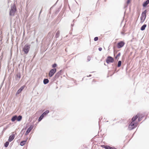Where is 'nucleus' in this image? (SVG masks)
<instances>
[{
  "instance_id": "1",
  "label": "nucleus",
  "mask_w": 149,
  "mask_h": 149,
  "mask_svg": "<svg viewBox=\"0 0 149 149\" xmlns=\"http://www.w3.org/2000/svg\"><path fill=\"white\" fill-rule=\"evenodd\" d=\"M17 11V9L15 4H14L12 6H11V9L10 11L9 15L10 16H14L15 13Z\"/></svg>"
},
{
  "instance_id": "2",
  "label": "nucleus",
  "mask_w": 149,
  "mask_h": 149,
  "mask_svg": "<svg viewBox=\"0 0 149 149\" xmlns=\"http://www.w3.org/2000/svg\"><path fill=\"white\" fill-rule=\"evenodd\" d=\"M138 123L131 122L129 125L128 129L130 130H132L136 128L138 125Z\"/></svg>"
},
{
  "instance_id": "3",
  "label": "nucleus",
  "mask_w": 149,
  "mask_h": 149,
  "mask_svg": "<svg viewBox=\"0 0 149 149\" xmlns=\"http://www.w3.org/2000/svg\"><path fill=\"white\" fill-rule=\"evenodd\" d=\"M30 48V45H29L28 44H26L24 46L23 50L24 53L26 54H27L29 52Z\"/></svg>"
},
{
  "instance_id": "4",
  "label": "nucleus",
  "mask_w": 149,
  "mask_h": 149,
  "mask_svg": "<svg viewBox=\"0 0 149 149\" xmlns=\"http://www.w3.org/2000/svg\"><path fill=\"white\" fill-rule=\"evenodd\" d=\"M114 61V59L111 56H108L106 60V61L107 64H109V63H112Z\"/></svg>"
},
{
  "instance_id": "5",
  "label": "nucleus",
  "mask_w": 149,
  "mask_h": 149,
  "mask_svg": "<svg viewBox=\"0 0 149 149\" xmlns=\"http://www.w3.org/2000/svg\"><path fill=\"white\" fill-rule=\"evenodd\" d=\"M125 42L123 41H120L118 43L117 47L118 48H120L123 47L125 45Z\"/></svg>"
},
{
  "instance_id": "6",
  "label": "nucleus",
  "mask_w": 149,
  "mask_h": 149,
  "mask_svg": "<svg viewBox=\"0 0 149 149\" xmlns=\"http://www.w3.org/2000/svg\"><path fill=\"white\" fill-rule=\"evenodd\" d=\"M101 147L105 149H117L114 147H110L108 145H102Z\"/></svg>"
},
{
  "instance_id": "7",
  "label": "nucleus",
  "mask_w": 149,
  "mask_h": 149,
  "mask_svg": "<svg viewBox=\"0 0 149 149\" xmlns=\"http://www.w3.org/2000/svg\"><path fill=\"white\" fill-rule=\"evenodd\" d=\"M15 135L14 134H12L11 135L9 136L8 139V141L9 142L12 141L14 139Z\"/></svg>"
},
{
  "instance_id": "8",
  "label": "nucleus",
  "mask_w": 149,
  "mask_h": 149,
  "mask_svg": "<svg viewBox=\"0 0 149 149\" xmlns=\"http://www.w3.org/2000/svg\"><path fill=\"white\" fill-rule=\"evenodd\" d=\"M139 114H138L136 116H134L132 118V123H135L134 122L138 118L139 116Z\"/></svg>"
},
{
  "instance_id": "9",
  "label": "nucleus",
  "mask_w": 149,
  "mask_h": 149,
  "mask_svg": "<svg viewBox=\"0 0 149 149\" xmlns=\"http://www.w3.org/2000/svg\"><path fill=\"white\" fill-rule=\"evenodd\" d=\"M56 68H53L49 72L48 74H54L56 72Z\"/></svg>"
},
{
  "instance_id": "10",
  "label": "nucleus",
  "mask_w": 149,
  "mask_h": 149,
  "mask_svg": "<svg viewBox=\"0 0 149 149\" xmlns=\"http://www.w3.org/2000/svg\"><path fill=\"white\" fill-rule=\"evenodd\" d=\"M149 3V2L147 0L144 1L143 4L142 6L144 7H146L147 5Z\"/></svg>"
},
{
  "instance_id": "11",
  "label": "nucleus",
  "mask_w": 149,
  "mask_h": 149,
  "mask_svg": "<svg viewBox=\"0 0 149 149\" xmlns=\"http://www.w3.org/2000/svg\"><path fill=\"white\" fill-rule=\"evenodd\" d=\"M27 139H28V138H27L25 140L21 141L20 143V146H24L25 144L26 143V142Z\"/></svg>"
},
{
  "instance_id": "12",
  "label": "nucleus",
  "mask_w": 149,
  "mask_h": 149,
  "mask_svg": "<svg viewBox=\"0 0 149 149\" xmlns=\"http://www.w3.org/2000/svg\"><path fill=\"white\" fill-rule=\"evenodd\" d=\"M33 125H31L27 129L26 132L29 133L32 130L33 128Z\"/></svg>"
},
{
  "instance_id": "13",
  "label": "nucleus",
  "mask_w": 149,
  "mask_h": 149,
  "mask_svg": "<svg viewBox=\"0 0 149 149\" xmlns=\"http://www.w3.org/2000/svg\"><path fill=\"white\" fill-rule=\"evenodd\" d=\"M49 82V80L48 79L45 78L44 79L43 81V84L45 85Z\"/></svg>"
},
{
  "instance_id": "14",
  "label": "nucleus",
  "mask_w": 149,
  "mask_h": 149,
  "mask_svg": "<svg viewBox=\"0 0 149 149\" xmlns=\"http://www.w3.org/2000/svg\"><path fill=\"white\" fill-rule=\"evenodd\" d=\"M147 26V25L146 24H144L141 27L140 29L142 31L144 30L146 28Z\"/></svg>"
},
{
  "instance_id": "15",
  "label": "nucleus",
  "mask_w": 149,
  "mask_h": 149,
  "mask_svg": "<svg viewBox=\"0 0 149 149\" xmlns=\"http://www.w3.org/2000/svg\"><path fill=\"white\" fill-rule=\"evenodd\" d=\"M22 119V116L21 115H19L18 116H17V120L18 121H20Z\"/></svg>"
},
{
  "instance_id": "16",
  "label": "nucleus",
  "mask_w": 149,
  "mask_h": 149,
  "mask_svg": "<svg viewBox=\"0 0 149 149\" xmlns=\"http://www.w3.org/2000/svg\"><path fill=\"white\" fill-rule=\"evenodd\" d=\"M17 116L16 115H15L13 116L11 119V121L14 122L15 120H17Z\"/></svg>"
},
{
  "instance_id": "17",
  "label": "nucleus",
  "mask_w": 149,
  "mask_h": 149,
  "mask_svg": "<svg viewBox=\"0 0 149 149\" xmlns=\"http://www.w3.org/2000/svg\"><path fill=\"white\" fill-rule=\"evenodd\" d=\"M49 112V111L48 110H46L42 114V115L44 116H45L47 115Z\"/></svg>"
},
{
  "instance_id": "18",
  "label": "nucleus",
  "mask_w": 149,
  "mask_h": 149,
  "mask_svg": "<svg viewBox=\"0 0 149 149\" xmlns=\"http://www.w3.org/2000/svg\"><path fill=\"white\" fill-rule=\"evenodd\" d=\"M146 15H144L141 13L140 17V19H146Z\"/></svg>"
},
{
  "instance_id": "19",
  "label": "nucleus",
  "mask_w": 149,
  "mask_h": 149,
  "mask_svg": "<svg viewBox=\"0 0 149 149\" xmlns=\"http://www.w3.org/2000/svg\"><path fill=\"white\" fill-rule=\"evenodd\" d=\"M63 72V70H61L57 72L56 74H64V72Z\"/></svg>"
},
{
  "instance_id": "20",
  "label": "nucleus",
  "mask_w": 149,
  "mask_h": 149,
  "mask_svg": "<svg viewBox=\"0 0 149 149\" xmlns=\"http://www.w3.org/2000/svg\"><path fill=\"white\" fill-rule=\"evenodd\" d=\"M44 116L42 114L40 116V117L38 119V122L40 121L44 118Z\"/></svg>"
},
{
  "instance_id": "21",
  "label": "nucleus",
  "mask_w": 149,
  "mask_h": 149,
  "mask_svg": "<svg viewBox=\"0 0 149 149\" xmlns=\"http://www.w3.org/2000/svg\"><path fill=\"white\" fill-rule=\"evenodd\" d=\"M60 32L59 31H58L56 34L55 37L56 38H58L60 35Z\"/></svg>"
},
{
  "instance_id": "22",
  "label": "nucleus",
  "mask_w": 149,
  "mask_h": 149,
  "mask_svg": "<svg viewBox=\"0 0 149 149\" xmlns=\"http://www.w3.org/2000/svg\"><path fill=\"white\" fill-rule=\"evenodd\" d=\"M9 142L8 141H7L4 144V146L5 147L7 148L8 147L9 144Z\"/></svg>"
},
{
  "instance_id": "23",
  "label": "nucleus",
  "mask_w": 149,
  "mask_h": 149,
  "mask_svg": "<svg viewBox=\"0 0 149 149\" xmlns=\"http://www.w3.org/2000/svg\"><path fill=\"white\" fill-rule=\"evenodd\" d=\"M121 63H122V62L121 61H119L118 62L117 67H120L121 66Z\"/></svg>"
},
{
  "instance_id": "24",
  "label": "nucleus",
  "mask_w": 149,
  "mask_h": 149,
  "mask_svg": "<svg viewBox=\"0 0 149 149\" xmlns=\"http://www.w3.org/2000/svg\"><path fill=\"white\" fill-rule=\"evenodd\" d=\"M91 75H87L85 77H84L82 79H87V78H88V77H91Z\"/></svg>"
},
{
  "instance_id": "25",
  "label": "nucleus",
  "mask_w": 149,
  "mask_h": 149,
  "mask_svg": "<svg viewBox=\"0 0 149 149\" xmlns=\"http://www.w3.org/2000/svg\"><path fill=\"white\" fill-rule=\"evenodd\" d=\"M143 117L142 116H139L138 118V121L140 122L141 120L142 119Z\"/></svg>"
},
{
  "instance_id": "26",
  "label": "nucleus",
  "mask_w": 149,
  "mask_h": 149,
  "mask_svg": "<svg viewBox=\"0 0 149 149\" xmlns=\"http://www.w3.org/2000/svg\"><path fill=\"white\" fill-rule=\"evenodd\" d=\"M121 53L120 52H119L117 54L116 57H115V59H117L118 58V57L120 56V55Z\"/></svg>"
},
{
  "instance_id": "27",
  "label": "nucleus",
  "mask_w": 149,
  "mask_h": 149,
  "mask_svg": "<svg viewBox=\"0 0 149 149\" xmlns=\"http://www.w3.org/2000/svg\"><path fill=\"white\" fill-rule=\"evenodd\" d=\"M25 87V86H22L19 89L22 92V91L24 89V87Z\"/></svg>"
},
{
  "instance_id": "28",
  "label": "nucleus",
  "mask_w": 149,
  "mask_h": 149,
  "mask_svg": "<svg viewBox=\"0 0 149 149\" xmlns=\"http://www.w3.org/2000/svg\"><path fill=\"white\" fill-rule=\"evenodd\" d=\"M147 12V11L146 10H145L144 11L142 12V14H143L144 15H146V13Z\"/></svg>"
},
{
  "instance_id": "29",
  "label": "nucleus",
  "mask_w": 149,
  "mask_h": 149,
  "mask_svg": "<svg viewBox=\"0 0 149 149\" xmlns=\"http://www.w3.org/2000/svg\"><path fill=\"white\" fill-rule=\"evenodd\" d=\"M91 60V58L90 57V56H88V57H87V61H90Z\"/></svg>"
},
{
  "instance_id": "30",
  "label": "nucleus",
  "mask_w": 149,
  "mask_h": 149,
  "mask_svg": "<svg viewBox=\"0 0 149 149\" xmlns=\"http://www.w3.org/2000/svg\"><path fill=\"white\" fill-rule=\"evenodd\" d=\"M57 65L56 63H55L52 65V67L54 68H55V67H56Z\"/></svg>"
},
{
  "instance_id": "31",
  "label": "nucleus",
  "mask_w": 149,
  "mask_h": 149,
  "mask_svg": "<svg viewBox=\"0 0 149 149\" xmlns=\"http://www.w3.org/2000/svg\"><path fill=\"white\" fill-rule=\"evenodd\" d=\"M59 75H55V76L54 77V80L56 79L57 78H58L59 77Z\"/></svg>"
},
{
  "instance_id": "32",
  "label": "nucleus",
  "mask_w": 149,
  "mask_h": 149,
  "mask_svg": "<svg viewBox=\"0 0 149 149\" xmlns=\"http://www.w3.org/2000/svg\"><path fill=\"white\" fill-rule=\"evenodd\" d=\"M98 38L97 37H96L94 38V40L95 41H96L98 40Z\"/></svg>"
},
{
  "instance_id": "33",
  "label": "nucleus",
  "mask_w": 149,
  "mask_h": 149,
  "mask_svg": "<svg viewBox=\"0 0 149 149\" xmlns=\"http://www.w3.org/2000/svg\"><path fill=\"white\" fill-rule=\"evenodd\" d=\"M21 92V91L19 90L18 89L17 92V94H19Z\"/></svg>"
},
{
  "instance_id": "34",
  "label": "nucleus",
  "mask_w": 149,
  "mask_h": 149,
  "mask_svg": "<svg viewBox=\"0 0 149 149\" xmlns=\"http://www.w3.org/2000/svg\"><path fill=\"white\" fill-rule=\"evenodd\" d=\"M27 126H26V127H24L23 129H22V130L21 131V133L22 132V131H23V130H25L27 128Z\"/></svg>"
},
{
  "instance_id": "35",
  "label": "nucleus",
  "mask_w": 149,
  "mask_h": 149,
  "mask_svg": "<svg viewBox=\"0 0 149 149\" xmlns=\"http://www.w3.org/2000/svg\"><path fill=\"white\" fill-rule=\"evenodd\" d=\"M145 19H141V23H143L145 21Z\"/></svg>"
},
{
  "instance_id": "36",
  "label": "nucleus",
  "mask_w": 149,
  "mask_h": 149,
  "mask_svg": "<svg viewBox=\"0 0 149 149\" xmlns=\"http://www.w3.org/2000/svg\"><path fill=\"white\" fill-rule=\"evenodd\" d=\"M59 9H58V10H56V11L55 12V13L56 14H57V13H58V12H59Z\"/></svg>"
},
{
  "instance_id": "37",
  "label": "nucleus",
  "mask_w": 149,
  "mask_h": 149,
  "mask_svg": "<svg viewBox=\"0 0 149 149\" xmlns=\"http://www.w3.org/2000/svg\"><path fill=\"white\" fill-rule=\"evenodd\" d=\"M130 0H127V3L128 4L130 2Z\"/></svg>"
},
{
  "instance_id": "38",
  "label": "nucleus",
  "mask_w": 149,
  "mask_h": 149,
  "mask_svg": "<svg viewBox=\"0 0 149 149\" xmlns=\"http://www.w3.org/2000/svg\"><path fill=\"white\" fill-rule=\"evenodd\" d=\"M102 48H101V47H99L98 48V50L100 51H101L102 50Z\"/></svg>"
},
{
  "instance_id": "39",
  "label": "nucleus",
  "mask_w": 149,
  "mask_h": 149,
  "mask_svg": "<svg viewBox=\"0 0 149 149\" xmlns=\"http://www.w3.org/2000/svg\"><path fill=\"white\" fill-rule=\"evenodd\" d=\"M17 77H18L19 79H20L21 77V75H16Z\"/></svg>"
},
{
  "instance_id": "40",
  "label": "nucleus",
  "mask_w": 149,
  "mask_h": 149,
  "mask_svg": "<svg viewBox=\"0 0 149 149\" xmlns=\"http://www.w3.org/2000/svg\"><path fill=\"white\" fill-rule=\"evenodd\" d=\"M29 133L28 132H26L24 134V135L25 136L27 135Z\"/></svg>"
},
{
  "instance_id": "41",
  "label": "nucleus",
  "mask_w": 149,
  "mask_h": 149,
  "mask_svg": "<svg viewBox=\"0 0 149 149\" xmlns=\"http://www.w3.org/2000/svg\"><path fill=\"white\" fill-rule=\"evenodd\" d=\"M74 24H71V26L72 27H73V26H74Z\"/></svg>"
},
{
  "instance_id": "42",
  "label": "nucleus",
  "mask_w": 149,
  "mask_h": 149,
  "mask_svg": "<svg viewBox=\"0 0 149 149\" xmlns=\"http://www.w3.org/2000/svg\"><path fill=\"white\" fill-rule=\"evenodd\" d=\"M49 75V76L50 77H52L53 75Z\"/></svg>"
},
{
  "instance_id": "43",
  "label": "nucleus",
  "mask_w": 149,
  "mask_h": 149,
  "mask_svg": "<svg viewBox=\"0 0 149 149\" xmlns=\"http://www.w3.org/2000/svg\"><path fill=\"white\" fill-rule=\"evenodd\" d=\"M127 5L126 6H125L124 7V8H125L127 7Z\"/></svg>"
},
{
  "instance_id": "44",
  "label": "nucleus",
  "mask_w": 149,
  "mask_h": 149,
  "mask_svg": "<svg viewBox=\"0 0 149 149\" xmlns=\"http://www.w3.org/2000/svg\"><path fill=\"white\" fill-rule=\"evenodd\" d=\"M113 49L114 52H115V50H114V47H113Z\"/></svg>"
},
{
  "instance_id": "45",
  "label": "nucleus",
  "mask_w": 149,
  "mask_h": 149,
  "mask_svg": "<svg viewBox=\"0 0 149 149\" xmlns=\"http://www.w3.org/2000/svg\"><path fill=\"white\" fill-rule=\"evenodd\" d=\"M60 17V16L59 15H58V18H59Z\"/></svg>"
},
{
  "instance_id": "46",
  "label": "nucleus",
  "mask_w": 149,
  "mask_h": 149,
  "mask_svg": "<svg viewBox=\"0 0 149 149\" xmlns=\"http://www.w3.org/2000/svg\"><path fill=\"white\" fill-rule=\"evenodd\" d=\"M91 72L90 73H93V72Z\"/></svg>"
},
{
  "instance_id": "47",
  "label": "nucleus",
  "mask_w": 149,
  "mask_h": 149,
  "mask_svg": "<svg viewBox=\"0 0 149 149\" xmlns=\"http://www.w3.org/2000/svg\"><path fill=\"white\" fill-rule=\"evenodd\" d=\"M41 11H40V12L39 15H40V13H41Z\"/></svg>"
},
{
  "instance_id": "48",
  "label": "nucleus",
  "mask_w": 149,
  "mask_h": 149,
  "mask_svg": "<svg viewBox=\"0 0 149 149\" xmlns=\"http://www.w3.org/2000/svg\"><path fill=\"white\" fill-rule=\"evenodd\" d=\"M24 132H23V133L22 134V135L23 134H24Z\"/></svg>"
},
{
  "instance_id": "49",
  "label": "nucleus",
  "mask_w": 149,
  "mask_h": 149,
  "mask_svg": "<svg viewBox=\"0 0 149 149\" xmlns=\"http://www.w3.org/2000/svg\"><path fill=\"white\" fill-rule=\"evenodd\" d=\"M109 77V76L108 75V76H107V77Z\"/></svg>"
},
{
  "instance_id": "50",
  "label": "nucleus",
  "mask_w": 149,
  "mask_h": 149,
  "mask_svg": "<svg viewBox=\"0 0 149 149\" xmlns=\"http://www.w3.org/2000/svg\"><path fill=\"white\" fill-rule=\"evenodd\" d=\"M74 20H73V22H74Z\"/></svg>"
},
{
  "instance_id": "51",
  "label": "nucleus",
  "mask_w": 149,
  "mask_h": 149,
  "mask_svg": "<svg viewBox=\"0 0 149 149\" xmlns=\"http://www.w3.org/2000/svg\"><path fill=\"white\" fill-rule=\"evenodd\" d=\"M94 81V79H93V81Z\"/></svg>"
},
{
  "instance_id": "52",
  "label": "nucleus",
  "mask_w": 149,
  "mask_h": 149,
  "mask_svg": "<svg viewBox=\"0 0 149 149\" xmlns=\"http://www.w3.org/2000/svg\"><path fill=\"white\" fill-rule=\"evenodd\" d=\"M64 77H65V75H64Z\"/></svg>"
},
{
  "instance_id": "53",
  "label": "nucleus",
  "mask_w": 149,
  "mask_h": 149,
  "mask_svg": "<svg viewBox=\"0 0 149 149\" xmlns=\"http://www.w3.org/2000/svg\"><path fill=\"white\" fill-rule=\"evenodd\" d=\"M108 122V121H107V122Z\"/></svg>"
},
{
  "instance_id": "54",
  "label": "nucleus",
  "mask_w": 149,
  "mask_h": 149,
  "mask_svg": "<svg viewBox=\"0 0 149 149\" xmlns=\"http://www.w3.org/2000/svg\"><path fill=\"white\" fill-rule=\"evenodd\" d=\"M112 75H110V76H111Z\"/></svg>"
},
{
  "instance_id": "55",
  "label": "nucleus",
  "mask_w": 149,
  "mask_h": 149,
  "mask_svg": "<svg viewBox=\"0 0 149 149\" xmlns=\"http://www.w3.org/2000/svg\"><path fill=\"white\" fill-rule=\"evenodd\" d=\"M10 77V76L9 77V78Z\"/></svg>"
}]
</instances>
